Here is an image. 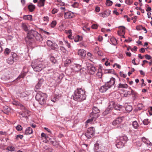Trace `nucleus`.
Wrapping results in <instances>:
<instances>
[{"mask_svg": "<svg viewBox=\"0 0 152 152\" xmlns=\"http://www.w3.org/2000/svg\"><path fill=\"white\" fill-rule=\"evenodd\" d=\"M136 28L137 30H140L142 29V26H137L136 27Z\"/></svg>", "mask_w": 152, "mask_h": 152, "instance_id": "bf43d9fd", "label": "nucleus"}, {"mask_svg": "<svg viewBox=\"0 0 152 152\" xmlns=\"http://www.w3.org/2000/svg\"><path fill=\"white\" fill-rule=\"evenodd\" d=\"M50 60L51 62L54 63H55L56 61V60L54 57L51 56L50 57Z\"/></svg>", "mask_w": 152, "mask_h": 152, "instance_id": "79ce46f5", "label": "nucleus"}, {"mask_svg": "<svg viewBox=\"0 0 152 152\" xmlns=\"http://www.w3.org/2000/svg\"><path fill=\"white\" fill-rule=\"evenodd\" d=\"M23 18L25 20L31 21L32 20V16L31 15H25L23 16Z\"/></svg>", "mask_w": 152, "mask_h": 152, "instance_id": "b1692460", "label": "nucleus"}, {"mask_svg": "<svg viewBox=\"0 0 152 152\" xmlns=\"http://www.w3.org/2000/svg\"><path fill=\"white\" fill-rule=\"evenodd\" d=\"M74 15L73 12H65L64 13V17L65 19H69L73 18Z\"/></svg>", "mask_w": 152, "mask_h": 152, "instance_id": "9d476101", "label": "nucleus"}, {"mask_svg": "<svg viewBox=\"0 0 152 152\" xmlns=\"http://www.w3.org/2000/svg\"><path fill=\"white\" fill-rule=\"evenodd\" d=\"M7 149L9 151H14L15 148L14 147L12 146H9L7 147Z\"/></svg>", "mask_w": 152, "mask_h": 152, "instance_id": "473e14b6", "label": "nucleus"}, {"mask_svg": "<svg viewBox=\"0 0 152 152\" xmlns=\"http://www.w3.org/2000/svg\"><path fill=\"white\" fill-rule=\"evenodd\" d=\"M108 88L109 87L105 84L104 85L102 86L100 88L99 91L101 93H104L106 91Z\"/></svg>", "mask_w": 152, "mask_h": 152, "instance_id": "2eb2a0df", "label": "nucleus"}, {"mask_svg": "<svg viewBox=\"0 0 152 152\" xmlns=\"http://www.w3.org/2000/svg\"><path fill=\"white\" fill-rule=\"evenodd\" d=\"M23 136L22 135L19 134L17 135L16 136V139L18 140L19 138L20 139H22Z\"/></svg>", "mask_w": 152, "mask_h": 152, "instance_id": "6e6d98bb", "label": "nucleus"}, {"mask_svg": "<svg viewBox=\"0 0 152 152\" xmlns=\"http://www.w3.org/2000/svg\"><path fill=\"white\" fill-rule=\"evenodd\" d=\"M113 4V2L110 0H107L106 2V4L107 6H110L111 5Z\"/></svg>", "mask_w": 152, "mask_h": 152, "instance_id": "72a5a7b5", "label": "nucleus"}, {"mask_svg": "<svg viewBox=\"0 0 152 152\" xmlns=\"http://www.w3.org/2000/svg\"><path fill=\"white\" fill-rule=\"evenodd\" d=\"M95 130L93 127H91L88 129L87 132L85 134V135L86 137L89 139L92 137L95 133Z\"/></svg>", "mask_w": 152, "mask_h": 152, "instance_id": "423d86ee", "label": "nucleus"}, {"mask_svg": "<svg viewBox=\"0 0 152 152\" xmlns=\"http://www.w3.org/2000/svg\"><path fill=\"white\" fill-rule=\"evenodd\" d=\"M33 133V130L30 127H28L26 129L25 134H30Z\"/></svg>", "mask_w": 152, "mask_h": 152, "instance_id": "6ab92c4d", "label": "nucleus"}, {"mask_svg": "<svg viewBox=\"0 0 152 152\" xmlns=\"http://www.w3.org/2000/svg\"><path fill=\"white\" fill-rule=\"evenodd\" d=\"M111 41L114 45H115L117 44L116 40L114 37H112L111 39Z\"/></svg>", "mask_w": 152, "mask_h": 152, "instance_id": "ea45409f", "label": "nucleus"}, {"mask_svg": "<svg viewBox=\"0 0 152 152\" xmlns=\"http://www.w3.org/2000/svg\"><path fill=\"white\" fill-rule=\"evenodd\" d=\"M145 58L148 60L150 59L151 58V56L148 54H146L145 55Z\"/></svg>", "mask_w": 152, "mask_h": 152, "instance_id": "680f3d73", "label": "nucleus"}, {"mask_svg": "<svg viewBox=\"0 0 152 152\" xmlns=\"http://www.w3.org/2000/svg\"><path fill=\"white\" fill-rule=\"evenodd\" d=\"M81 69V66L80 65H76L74 67V70L76 72H78Z\"/></svg>", "mask_w": 152, "mask_h": 152, "instance_id": "bb28decb", "label": "nucleus"}, {"mask_svg": "<svg viewBox=\"0 0 152 152\" xmlns=\"http://www.w3.org/2000/svg\"><path fill=\"white\" fill-rule=\"evenodd\" d=\"M51 101L55 102L56 101L57 98L55 96H54L53 97H53H52L51 98Z\"/></svg>", "mask_w": 152, "mask_h": 152, "instance_id": "13d9d810", "label": "nucleus"}, {"mask_svg": "<svg viewBox=\"0 0 152 152\" xmlns=\"http://www.w3.org/2000/svg\"><path fill=\"white\" fill-rule=\"evenodd\" d=\"M43 20L45 23H48L49 21V18L48 16L44 17L43 18Z\"/></svg>", "mask_w": 152, "mask_h": 152, "instance_id": "3c124183", "label": "nucleus"}, {"mask_svg": "<svg viewBox=\"0 0 152 152\" xmlns=\"http://www.w3.org/2000/svg\"><path fill=\"white\" fill-rule=\"evenodd\" d=\"M10 51L11 50L10 49L8 48H6L5 49L4 53L5 55H8L10 53Z\"/></svg>", "mask_w": 152, "mask_h": 152, "instance_id": "58836bf2", "label": "nucleus"}, {"mask_svg": "<svg viewBox=\"0 0 152 152\" xmlns=\"http://www.w3.org/2000/svg\"><path fill=\"white\" fill-rule=\"evenodd\" d=\"M85 90L81 88H77L75 91L73 95V99L75 101L82 102L86 99V95Z\"/></svg>", "mask_w": 152, "mask_h": 152, "instance_id": "f03ea898", "label": "nucleus"}, {"mask_svg": "<svg viewBox=\"0 0 152 152\" xmlns=\"http://www.w3.org/2000/svg\"><path fill=\"white\" fill-rule=\"evenodd\" d=\"M35 6L32 4H30L28 6V9L30 12L33 11L35 9Z\"/></svg>", "mask_w": 152, "mask_h": 152, "instance_id": "393cba45", "label": "nucleus"}, {"mask_svg": "<svg viewBox=\"0 0 152 152\" xmlns=\"http://www.w3.org/2000/svg\"><path fill=\"white\" fill-rule=\"evenodd\" d=\"M122 106L121 105L119 104H116L115 106H114V109L115 110H120L122 108Z\"/></svg>", "mask_w": 152, "mask_h": 152, "instance_id": "7c9ffc66", "label": "nucleus"}, {"mask_svg": "<svg viewBox=\"0 0 152 152\" xmlns=\"http://www.w3.org/2000/svg\"><path fill=\"white\" fill-rule=\"evenodd\" d=\"M72 6L74 8H77L79 6V3L77 2H74L72 5Z\"/></svg>", "mask_w": 152, "mask_h": 152, "instance_id": "4c0bfd02", "label": "nucleus"}, {"mask_svg": "<svg viewBox=\"0 0 152 152\" xmlns=\"http://www.w3.org/2000/svg\"><path fill=\"white\" fill-rule=\"evenodd\" d=\"M115 79L113 77L110 78L109 81L105 83L106 85L109 87V88H110L114 85L115 83Z\"/></svg>", "mask_w": 152, "mask_h": 152, "instance_id": "0eeeda50", "label": "nucleus"}, {"mask_svg": "<svg viewBox=\"0 0 152 152\" xmlns=\"http://www.w3.org/2000/svg\"><path fill=\"white\" fill-rule=\"evenodd\" d=\"M130 88L131 90V95L133 96L134 97H135L137 95V93L134 91L130 87Z\"/></svg>", "mask_w": 152, "mask_h": 152, "instance_id": "c03bdc74", "label": "nucleus"}, {"mask_svg": "<svg viewBox=\"0 0 152 152\" xmlns=\"http://www.w3.org/2000/svg\"><path fill=\"white\" fill-rule=\"evenodd\" d=\"M22 27L25 31H28V24L26 23H23L22 24Z\"/></svg>", "mask_w": 152, "mask_h": 152, "instance_id": "5701e85b", "label": "nucleus"}, {"mask_svg": "<svg viewBox=\"0 0 152 152\" xmlns=\"http://www.w3.org/2000/svg\"><path fill=\"white\" fill-rule=\"evenodd\" d=\"M47 95L45 93L39 92L37 93L35 96L36 100L38 101L41 105L45 103L46 102Z\"/></svg>", "mask_w": 152, "mask_h": 152, "instance_id": "20e7f679", "label": "nucleus"}, {"mask_svg": "<svg viewBox=\"0 0 152 152\" xmlns=\"http://www.w3.org/2000/svg\"><path fill=\"white\" fill-rule=\"evenodd\" d=\"M127 137L126 136H124L120 137L119 140L123 142H124V143L125 144L127 141Z\"/></svg>", "mask_w": 152, "mask_h": 152, "instance_id": "aec40b11", "label": "nucleus"}, {"mask_svg": "<svg viewBox=\"0 0 152 152\" xmlns=\"http://www.w3.org/2000/svg\"><path fill=\"white\" fill-rule=\"evenodd\" d=\"M98 55L100 56H102L103 55V52L101 51H97Z\"/></svg>", "mask_w": 152, "mask_h": 152, "instance_id": "e2e57ef3", "label": "nucleus"}, {"mask_svg": "<svg viewBox=\"0 0 152 152\" xmlns=\"http://www.w3.org/2000/svg\"><path fill=\"white\" fill-rule=\"evenodd\" d=\"M97 75L99 78H101L102 76V73L101 72H98L96 74Z\"/></svg>", "mask_w": 152, "mask_h": 152, "instance_id": "864d4df0", "label": "nucleus"}, {"mask_svg": "<svg viewBox=\"0 0 152 152\" xmlns=\"http://www.w3.org/2000/svg\"><path fill=\"white\" fill-rule=\"evenodd\" d=\"M38 41H41L43 40V38L41 35L36 31L31 30L27 34V36L25 38V40L27 44L33 45L35 43L34 38Z\"/></svg>", "mask_w": 152, "mask_h": 152, "instance_id": "f257e3e1", "label": "nucleus"}, {"mask_svg": "<svg viewBox=\"0 0 152 152\" xmlns=\"http://www.w3.org/2000/svg\"><path fill=\"white\" fill-rule=\"evenodd\" d=\"M143 123L145 125H147L149 123H150V122L148 121V119H145L143 121Z\"/></svg>", "mask_w": 152, "mask_h": 152, "instance_id": "49530a36", "label": "nucleus"}, {"mask_svg": "<svg viewBox=\"0 0 152 152\" xmlns=\"http://www.w3.org/2000/svg\"><path fill=\"white\" fill-rule=\"evenodd\" d=\"M128 87V85L126 84L119 83L117 86V87L118 88H127Z\"/></svg>", "mask_w": 152, "mask_h": 152, "instance_id": "4be33fe9", "label": "nucleus"}, {"mask_svg": "<svg viewBox=\"0 0 152 152\" xmlns=\"http://www.w3.org/2000/svg\"><path fill=\"white\" fill-rule=\"evenodd\" d=\"M148 112L149 113L150 115H152V107H150L148 110Z\"/></svg>", "mask_w": 152, "mask_h": 152, "instance_id": "4d7b16f0", "label": "nucleus"}, {"mask_svg": "<svg viewBox=\"0 0 152 152\" xmlns=\"http://www.w3.org/2000/svg\"><path fill=\"white\" fill-rule=\"evenodd\" d=\"M16 129L18 131H20L22 130V127L21 125H18L16 126Z\"/></svg>", "mask_w": 152, "mask_h": 152, "instance_id": "8fccbe9b", "label": "nucleus"}, {"mask_svg": "<svg viewBox=\"0 0 152 152\" xmlns=\"http://www.w3.org/2000/svg\"><path fill=\"white\" fill-rule=\"evenodd\" d=\"M3 109L4 110H5L7 112L9 111L10 110L9 107L7 106H4Z\"/></svg>", "mask_w": 152, "mask_h": 152, "instance_id": "603ef678", "label": "nucleus"}, {"mask_svg": "<svg viewBox=\"0 0 152 152\" xmlns=\"http://www.w3.org/2000/svg\"><path fill=\"white\" fill-rule=\"evenodd\" d=\"M124 118V117H120L118 118L113 121V125L114 126H116L121 124Z\"/></svg>", "mask_w": 152, "mask_h": 152, "instance_id": "6e6552de", "label": "nucleus"}, {"mask_svg": "<svg viewBox=\"0 0 152 152\" xmlns=\"http://www.w3.org/2000/svg\"><path fill=\"white\" fill-rule=\"evenodd\" d=\"M41 85L42 84L40 83H38L35 86V88L36 89V90L39 89L40 88V87Z\"/></svg>", "mask_w": 152, "mask_h": 152, "instance_id": "09e8293b", "label": "nucleus"}, {"mask_svg": "<svg viewBox=\"0 0 152 152\" xmlns=\"http://www.w3.org/2000/svg\"><path fill=\"white\" fill-rule=\"evenodd\" d=\"M45 0H39L38 2L37 6L39 7H43L44 5Z\"/></svg>", "mask_w": 152, "mask_h": 152, "instance_id": "a878e982", "label": "nucleus"}, {"mask_svg": "<svg viewBox=\"0 0 152 152\" xmlns=\"http://www.w3.org/2000/svg\"><path fill=\"white\" fill-rule=\"evenodd\" d=\"M91 27L93 29H96L97 28L98 26L95 24H93L92 25Z\"/></svg>", "mask_w": 152, "mask_h": 152, "instance_id": "052dcab7", "label": "nucleus"}, {"mask_svg": "<svg viewBox=\"0 0 152 152\" xmlns=\"http://www.w3.org/2000/svg\"><path fill=\"white\" fill-rule=\"evenodd\" d=\"M60 50L64 53H66L67 52L66 49L63 46H60Z\"/></svg>", "mask_w": 152, "mask_h": 152, "instance_id": "a19ab883", "label": "nucleus"}, {"mask_svg": "<svg viewBox=\"0 0 152 152\" xmlns=\"http://www.w3.org/2000/svg\"><path fill=\"white\" fill-rule=\"evenodd\" d=\"M71 61L69 59L66 60L64 63V65L65 66H68L71 63Z\"/></svg>", "mask_w": 152, "mask_h": 152, "instance_id": "c9c22d12", "label": "nucleus"}, {"mask_svg": "<svg viewBox=\"0 0 152 152\" xmlns=\"http://www.w3.org/2000/svg\"><path fill=\"white\" fill-rule=\"evenodd\" d=\"M77 54L80 57L82 58H84L86 55V52L84 50L80 49L78 50Z\"/></svg>", "mask_w": 152, "mask_h": 152, "instance_id": "9b49d317", "label": "nucleus"}, {"mask_svg": "<svg viewBox=\"0 0 152 152\" xmlns=\"http://www.w3.org/2000/svg\"><path fill=\"white\" fill-rule=\"evenodd\" d=\"M99 144L97 143H96L94 144V149L96 152L98 151V150L99 149Z\"/></svg>", "mask_w": 152, "mask_h": 152, "instance_id": "f704fd0d", "label": "nucleus"}, {"mask_svg": "<svg viewBox=\"0 0 152 152\" xmlns=\"http://www.w3.org/2000/svg\"><path fill=\"white\" fill-rule=\"evenodd\" d=\"M95 10L97 12H99L100 10V8L98 7H96L95 8Z\"/></svg>", "mask_w": 152, "mask_h": 152, "instance_id": "774afa93", "label": "nucleus"}, {"mask_svg": "<svg viewBox=\"0 0 152 152\" xmlns=\"http://www.w3.org/2000/svg\"><path fill=\"white\" fill-rule=\"evenodd\" d=\"M121 27L122 28L121 29V31L122 32V34H124L125 31V28L124 26H120L118 27L119 28Z\"/></svg>", "mask_w": 152, "mask_h": 152, "instance_id": "37998d69", "label": "nucleus"}, {"mask_svg": "<svg viewBox=\"0 0 152 152\" xmlns=\"http://www.w3.org/2000/svg\"><path fill=\"white\" fill-rule=\"evenodd\" d=\"M56 24V21H53L50 24L51 26L52 27H54Z\"/></svg>", "mask_w": 152, "mask_h": 152, "instance_id": "de8ad7c7", "label": "nucleus"}, {"mask_svg": "<svg viewBox=\"0 0 152 152\" xmlns=\"http://www.w3.org/2000/svg\"><path fill=\"white\" fill-rule=\"evenodd\" d=\"M6 61L9 64L11 65L13 64L15 61L12 58L10 57L6 60Z\"/></svg>", "mask_w": 152, "mask_h": 152, "instance_id": "412c9836", "label": "nucleus"}, {"mask_svg": "<svg viewBox=\"0 0 152 152\" xmlns=\"http://www.w3.org/2000/svg\"><path fill=\"white\" fill-rule=\"evenodd\" d=\"M88 68L91 74H94L96 70L95 67L91 65L90 64L89 66H88Z\"/></svg>", "mask_w": 152, "mask_h": 152, "instance_id": "f8f14e48", "label": "nucleus"}, {"mask_svg": "<svg viewBox=\"0 0 152 152\" xmlns=\"http://www.w3.org/2000/svg\"><path fill=\"white\" fill-rule=\"evenodd\" d=\"M100 110L97 107L94 106L92 109V112L91 113V115H92L93 114H96L99 113Z\"/></svg>", "mask_w": 152, "mask_h": 152, "instance_id": "f3484780", "label": "nucleus"}, {"mask_svg": "<svg viewBox=\"0 0 152 152\" xmlns=\"http://www.w3.org/2000/svg\"><path fill=\"white\" fill-rule=\"evenodd\" d=\"M126 111L128 112H129L131 111L132 109V106L129 105L127 106L125 108Z\"/></svg>", "mask_w": 152, "mask_h": 152, "instance_id": "c756f323", "label": "nucleus"}, {"mask_svg": "<svg viewBox=\"0 0 152 152\" xmlns=\"http://www.w3.org/2000/svg\"><path fill=\"white\" fill-rule=\"evenodd\" d=\"M115 102L114 101H111L110 102V105L108 107L106 110L105 112L107 113V111H108L110 109L113 107H114L115 105Z\"/></svg>", "mask_w": 152, "mask_h": 152, "instance_id": "a211bd4d", "label": "nucleus"}, {"mask_svg": "<svg viewBox=\"0 0 152 152\" xmlns=\"http://www.w3.org/2000/svg\"><path fill=\"white\" fill-rule=\"evenodd\" d=\"M141 139L142 141L145 143L147 145H148L150 146L152 145V143L150 142V141L148 139H146L145 137H142L141 138Z\"/></svg>", "mask_w": 152, "mask_h": 152, "instance_id": "dca6fc26", "label": "nucleus"}, {"mask_svg": "<svg viewBox=\"0 0 152 152\" xmlns=\"http://www.w3.org/2000/svg\"><path fill=\"white\" fill-rule=\"evenodd\" d=\"M31 66L34 70L37 72L41 71L45 68V66L43 65L42 62L38 60L33 61L31 63Z\"/></svg>", "mask_w": 152, "mask_h": 152, "instance_id": "7ed1b4c3", "label": "nucleus"}, {"mask_svg": "<svg viewBox=\"0 0 152 152\" xmlns=\"http://www.w3.org/2000/svg\"><path fill=\"white\" fill-rule=\"evenodd\" d=\"M132 125L136 129H137L139 127L138 124L136 121H134L132 122Z\"/></svg>", "mask_w": 152, "mask_h": 152, "instance_id": "cd10ccee", "label": "nucleus"}, {"mask_svg": "<svg viewBox=\"0 0 152 152\" xmlns=\"http://www.w3.org/2000/svg\"><path fill=\"white\" fill-rule=\"evenodd\" d=\"M57 10L56 9H53L52 11V13L53 14H55L57 12Z\"/></svg>", "mask_w": 152, "mask_h": 152, "instance_id": "69168bd1", "label": "nucleus"}, {"mask_svg": "<svg viewBox=\"0 0 152 152\" xmlns=\"http://www.w3.org/2000/svg\"><path fill=\"white\" fill-rule=\"evenodd\" d=\"M133 2V0H126L125 3L127 4L131 5Z\"/></svg>", "mask_w": 152, "mask_h": 152, "instance_id": "e433bc0d", "label": "nucleus"}, {"mask_svg": "<svg viewBox=\"0 0 152 152\" xmlns=\"http://www.w3.org/2000/svg\"><path fill=\"white\" fill-rule=\"evenodd\" d=\"M137 110H140L142 109L143 107V105L142 104H138Z\"/></svg>", "mask_w": 152, "mask_h": 152, "instance_id": "a18cd8bd", "label": "nucleus"}, {"mask_svg": "<svg viewBox=\"0 0 152 152\" xmlns=\"http://www.w3.org/2000/svg\"><path fill=\"white\" fill-rule=\"evenodd\" d=\"M26 75V73L24 72H22L21 74L18 77V79H20L21 78H23Z\"/></svg>", "mask_w": 152, "mask_h": 152, "instance_id": "2f4dec72", "label": "nucleus"}, {"mask_svg": "<svg viewBox=\"0 0 152 152\" xmlns=\"http://www.w3.org/2000/svg\"><path fill=\"white\" fill-rule=\"evenodd\" d=\"M110 14V12L109 10H105L104 12L100 13L99 16L103 18L106 17Z\"/></svg>", "mask_w": 152, "mask_h": 152, "instance_id": "ddd939ff", "label": "nucleus"}, {"mask_svg": "<svg viewBox=\"0 0 152 152\" xmlns=\"http://www.w3.org/2000/svg\"><path fill=\"white\" fill-rule=\"evenodd\" d=\"M65 31L67 34H72V30L71 29H69L68 31L66 30Z\"/></svg>", "mask_w": 152, "mask_h": 152, "instance_id": "0e129e2a", "label": "nucleus"}, {"mask_svg": "<svg viewBox=\"0 0 152 152\" xmlns=\"http://www.w3.org/2000/svg\"><path fill=\"white\" fill-rule=\"evenodd\" d=\"M21 107L22 112L19 113L20 118H27L30 115V112L26 109L23 105H22Z\"/></svg>", "mask_w": 152, "mask_h": 152, "instance_id": "39448f33", "label": "nucleus"}, {"mask_svg": "<svg viewBox=\"0 0 152 152\" xmlns=\"http://www.w3.org/2000/svg\"><path fill=\"white\" fill-rule=\"evenodd\" d=\"M47 44L48 46L51 47L53 50H55L58 46L57 45L53 43L52 41L49 40L47 41Z\"/></svg>", "mask_w": 152, "mask_h": 152, "instance_id": "1a4fd4ad", "label": "nucleus"}, {"mask_svg": "<svg viewBox=\"0 0 152 152\" xmlns=\"http://www.w3.org/2000/svg\"><path fill=\"white\" fill-rule=\"evenodd\" d=\"M20 95L21 96L23 97H26V96H27V94H26L24 92H23L21 93Z\"/></svg>", "mask_w": 152, "mask_h": 152, "instance_id": "338daca9", "label": "nucleus"}, {"mask_svg": "<svg viewBox=\"0 0 152 152\" xmlns=\"http://www.w3.org/2000/svg\"><path fill=\"white\" fill-rule=\"evenodd\" d=\"M82 39V37L79 35L77 36L74 39V41L75 42H78L81 41Z\"/></svg>", "mask_w": 152, "mask_h": 152, "instance_id": "c85d7f7f", "label": "nucleus"}, {"mask_svg": "<svg viewBox=\"0 0 152 152\" xmlns=\"http://www.w3.org/2000/svg\"><path fill=\"white\" fill-rule=\"evenodd\" d=\"M120 75L121 77H123L124 78H125L126 76V74H124L123 72H120Z\"/></svg>", "mask_w": 152, "mask_h": 152, "instance_id": "5fc2aeb1", "label": "nucleus"}, {"mask_svg": "<svg viewBox=\"0 0 152 152\" xmlns=\"http://www.w3.org/2000/svg\"><path fill=\"white\" fill-rule=\"evenodd\" d=\"M124 142H123L119 140H117L116 141V146L118 148H121L123 147L124 145Z\"/></svg>", "mask_w": 152, "mask_h": 152, "instance_id": "4468645a", "label": "nucleus"}]
</instances>
